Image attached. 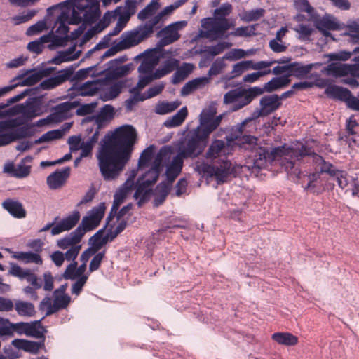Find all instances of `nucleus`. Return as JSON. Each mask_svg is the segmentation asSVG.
Wrapping results in <instances>:
<instances>
[{
	"label": "nucleus",
	"mask_w": 359,
	"mask_h": 359,
	"mask_svg": "<svg viewBox=\"0 0 359 359\" xmlns=\"http://www.w3.org/2000/svg\"><path fill=\"white\" fill-rule=\"evenodd\" d=\"M137 133L131 125L115 129L111 135L102 143L96 154L97 165L105 181L116 180L130 161Z\"/></svg>",
	"instance_id": "1"
},
{
	"label": "nucleus",
	"mask_w": 359,
	"mask_h": 359,
	"mask_svg": "<svg viewBox=\"0 0 359 359\" xmlns=\"http://www.w3.org/2000/svg\"><path fill=\"white\" fill-rule=\"evenodd\" d=\"M246 123L242 121L230 129L225 139L229 145L233 147L238 146L239 148L252 152L250 156V163L248 165L249 170L252 172L259 170L265 168L268 163H271L278 159V156L285 153V146L273 148L269 151L266 148L259 147L258 139L255 136L246 135L244 127Z\"/></svg>",
	"instance_id": "2"
},
{
	"label": "nucleus",
	"mask_w": 359,
	"mask_h": 359,
	"mask_svg": "<svg viewBox=\"0 0 359 359\" xmlns=\"http://www.w3.org/2000/svg\"><path fill=\"white\" fill-rule=\"evenodd\" d=\"M233 150L226 141L213 140L205 153L206 159L210 161L212 165L203 161H197L194 170L203 177H214L217 184L224 183L233 170L232 163L227 159Z\"/></svg>",
	"instance_id": "3"
},
{
	"label": "nucleus",
	"mask_w": 359,
	"mask_h": 359,
	"mask_svg": "<svg viewBox=\"0 0 359 359\" xmlns=\"http://www.w3.org/2000/svg\"><path fill=\"white\" fill-rule=\"evenodd\" d=\"M19 109L17 113L21 115L13 118H8L0 121V132L14 133L18 130H24V136L18 138L19 140L29 137L33 135L32 127L25 124L34 118L41 114V106L35 100L26 102V105L18 106Z\"/></svg>",
	"instance_id": "4"
},
{
	"label": "nucleus",
	"mask_w": 359,
	"mask_h": 359,
	"mask_svg": "<svg viewBox=\"0 0 359 359\" xmlns=\"http://www.w3.org/2000/svg\"><path fill=\"white\" fill-rule=\"evenodd\" d=\"M60 5L72 8V18L70 23L86 25L94 23L100 17V4L96 0H66Z\"/></svg>",
	"instance_id": "5"
},
{
	"label": "nucleus",
	"mask_w": 359,
	"mask_h": 359,
	"mask_svg": "<svg viewBox=\"0 0 359 359\" xmlns=\"http://www.w3.org/2000/svg\"><path fill=\"white\" fill-rule=\"evenodd\" d=\"M287 155L290 156H294L297 159L304 156H311L313 162L316 165L317 170H319L320 172H325L334 178L338 186L342 189L347 187L348 181L346 172L337 169L332 163L326 162L321 156L313 152L310 148L302 147L301 150L290 151Z\"/></svg>",
	"instance_id": "6"
},
{
	"label": "nucleus",
	"mask_w": 359,
	"mask_h": 359,
	"mask_svg": "<svg viewBox=\"0 0 359 359\" xmlns=\"http://www.w3.org/2000/svg\"><path fill=\"white\" fill-rule=\"evenodd\" d=\"M160 16L153 17L130 31L123 32L120 36L119 46L123 50L134 47L149 38L158 24Z\"/></svg>",
	"instance_id": "7"
},
{
	"label": "nucleus",
	"mask_w": 359,
	"mask_h": 359,
	"mask_svg": "<svg viewBox=\"0 0 359 359\" xmlns=\"http://www.w3.org/2000/svg\"><path fill=\"white\" fill-rule=\"evenodd\" d=\"M302 147H306L305 145H302L301 148L299 149H293V148H285V153L283 155H280L278 156V158H282V163L283 166L285 167V170L287 171L288 175H294L297 179H299L301 177V170L299 168L298 162L302 160L304 158L307 157L309 158V161H312V158H311V156H304L302 158H299V159H297L294 156H290L287 155L289 151H299L301 150ZM314 165L316 172L310 174L308 176L309 182L307 185L304 187V190L310 191L313 193H318V191L316 190V184L315 182L319 178L320 174L321 173L319 170L316 169V164L312 162Z\"/></svg>",
	"instance_id": "8"
},
{
	"label": "nucleus",
	"mask_w": 359,
	"mask_h": 359,
	"mask_svg": "<svg viewBox=\"0 0 359 359\" xmlns=\"http://www.w3.org/2000/svg\"><path fill=\"white\" fill-rule=\"evenodd\" d=\"M198 126L189 136L185 144L180 149L178 155L182 158H196L202 154L209 137Z\"/></svg>",
	"instance_id": "9"
},
{
	"label": "nucleus",
	"mask_w": 359,
	"mask_h": 359,
	"mask_svg": "<svg viewBox=\"0 0 359 359\" xmlns=\"http://www.w3.org/2000/svg\"><path fill=\"white\" fill-rule=\"evenodd\" d=\"M201 26L204 30L200 31L199 35L210 41L223 38L226 32L234 26L233 22L216 18H206L201 20Z\"/></svg>",
	"instance_id": "10"
},
{
	"label": "nucleus",
	"mask_w": 359,
	"mask_h": 359,
	"mask_svg": "<svg viewBox=\"0 0 359 359\" xmlns=\"http://www.w3.org/2000/svg\"><path fill=\"white\" fill-rule=\"evenodd\" d=\"M217 107L211 104L205 107L199 116V127L205 135H210L220 125L224 114L216 116Z\"/></svg>",
	"instance_id": "11"
},
{
	"label": "nucleus",
	"mask_w": 359,
	"mask_h": 359,
	"mask_svg": "<svg viewBox=\"0 0 359 359\" xmlns=\"http://www.w3.org/2000/svg\"><path fill=\"white\" fill-rule=\"evenodd\" d=\"M105 204L100 203L97 206L93 208L88 215L83 217L81 223L77 228L82 230V237L87 231L95 229L100 223L104 215Z\"/></svg>",
	"instance_id": "12"
},
{
	"label": "nucleus",
	"mask_w": 359,
	"mask_h": 359,
	"mask_svg": "<svg viewBox=\"0 0 359 359\" xmlns=\"http://www.w3.org/2000/svg\"><path fill=\"white\" fill-rule=\"evenodd\" d=\"M170 154V151L168 148H161L156 156L152 167L144 175L140 177L137 180L143 182L144 184H147L151 187V185L157 181L159 177L163 161L166 159L167 156Z\"/></svg>",
	"instance_id": "13"
},
{
	"label": "nucleus",
	"mask_w": 359,
	"mask_h": 359,
	"mask_svg": "<svg viewBox=\"0 0 359 359\" xmlns=\"http://www.w3.org/2000/svg\"><path fill=\"white\" fill-rule=\"evenodd\" d=\"M71 302L69 295H53V300L50 297H46L40 304V309L46 311V316H50L60 310L67 308Z\"/></svg>",
	"instance_id": "14"
},
{
	"label": "nucleus",
	"mask_w": 359,
	"mask_h": 359,
	"mask_svg": "<svg viewBox=\"0 0 359 359\" xmlns=\"http://www.w3.org/2000/svg\"><path fill=\"white\" fill-rule=\"evenodd\" d=\"M322 72L335 78L351 76L359 79V67L346 63L332 62L324 67Z\"/></svg>",
	"instance_id": "15"
},
{
	"label": "nucleus",
	"mask_w": 359,
	"mask_h": 359,
	"mask_svg": "<svg viewBox=\"0 0 359 359\" xmlns=\"http://www.w3.org/2000/svg\"><path fill=\"white\" fill-rule=\"evenodd\" d=\"M186 25L187 22L179 21L175 23H172L161 29L157 33V36L161 38L159 41L160 44L162 46H165L177 41L180 37L179 30Z\"/></svg>",
	"instance_id": "16"
},
{
	"label": "nucleus",
	"mask_w": 359,
	"mask_h": 359,
	"mask_svg": "<svg viewBox=\"0 0 359 359\" xmlns=\"http://www.w3.org/2000/svg\"><path fill=\"white\" fill-rule=\"evenodd\" d=\"M314 25L317 29L325 37H332L330 30H338L339 24L337 19L332 15H325L322 18H317L314 20Z\"/></svg>",
	"instance_id": "17"
},
{
	"label": "nucleus",
	"mask_w": 359,
	"mask_h": 359,
	"mask_svg": "<svg viewBox=\"0 0 359 359\" xmlns=\"http://www.w3.org/2000/svg\"><path fill=\"white\" fill-rule=\"evenodd\" d=\"M80 219L79 211H74L72 214L61 219L51 229V235L56 236L64 231H69L74 227Z\"/></svg>",
	"instance_id": "18"
},
{
	"label": "nucleus",
	"mask_w": 359,
	"mask_h": 359,
	"mask_svg": "<svg viewBox=\"0 0 359 359\" xmlns=\"http://www.w3.org/2000/svg\"><path fill=\"white\" fill-rule=\"evenodd\" d=\"M79 105V102L76 100L73 102L67 101L60 103L53 107L51 115L55 122H60L67 118L69 115V111L77 107Z\"/></svg>",
	"instance_id": "19"
},
{
	"label": "nucleus",
	"mask_w": 359,
	"mask_h": 359,
	"mask_svg": "<svg viewBox=\"0 0 359 359\" xmlns=\"http://www.w3.org/2000/svg\"><path fill=\"white\" fill-rule=\"evenodd\" d=\"M69 175V167H65L60 170H57L47 177V184L50 189H57L65 183Z\"/></svg>",
	"instance_id": "20"
},
{
	"label": "nucleus",
	"mask_w": 359,
	"mask_h": 359,
	"mask_svg": "<svg viewBox=\"0 0 359 359\" xmlns=\"http://www.w3.org/2000/svg\"><path fill=\"white\" fill-rule=\"evenodd\" d=\"M126 56L119 57L116 59L111 60L106 64L105 70L109 72L108 74L118 78L125 76L128 72L127 66H121L122 63L126 61Z\"/></svg>",
	"instance_id": "21"
},
{
	"label": "nucleus",
	"mask_w": 359,
	"mask_h": 359,
	"mask_svg": "<svg viewBox=\"0 0 359 359\" xmlns=\"http://www.w3.org/2000/svg\"><path fill=\"white\" fill-rule=\"evenodd\" d=\"M321 65V63H310L304 65L302 62L290 63V72L287 74L288 79L291 76H294L297 79H303L306 77L313 68H317Z\"/></svg>",
	"instance_id": "22"
},
{
	"label": "nucleus",
	"mask_w": 359,
	"mask_h": 359,
	"mask_svg": "<svg viewBox=\"0 0 359 359\" xmlns=\"http://www.w3.org/2000/svg\"><path fill=\"white\" fill-rule=\"evenodd\" d=\"M98 90L97 83L95 81H88L80 86H74L69 90L70 95L92 96Z\"/></svg>",
	"instance_id": "23"
},
{
	"label": "nucleus",
	"mask_w": 359,
	"mask_h": 359,
	"mask_svg": "<svg viewBox=\"0 0 359 359\" xmlns=\"http://www.w3.org/2000/svg\"><path fill=\"white\" fill-rule=\"evenodd\" d=\"M282 102L279 100V95L272 94L263 96L260 101V108L262 109L263 114L266 116L276 111L281 106Z\"/></svg>",
	"instance_id": "24"
},
{
	"label": "nucleus",
	"mask_w": 359,
	"mask_h": 359,
	"mask_svg": "<svg viewBox=\"0 0 359 359\" xmlns=\"http://www.w3.org/2000/svg\"><path fill=\"white\" fill-rule=\"evenodd\" d=\"M325 93L330 98L346 102L351 92L346 88L330 84L326 87Z\"/></svg>",
	"instance_id": "25"
},
{
	"label": "nucleus",
	"mask_w": 359,
	"mask_h": 359,
	"mask_svg": "<svg viewBox=\"0 0 359 359\" xmlns=\"http://www.w3.org/2000/svg\"><path fill=\"white\" fill-rule=\"evenodd\" d=\"M2 207L13 217L22 219L26 216V211L18 201L6 199L2 203Z\"/></svg>",
	"instance_id": "26"
},
{
	"label": "nucleus",
	"mask_w": 359,
	"mask_h": 359,
	"mask_svg": "<svg viewBox=\"0 0 359 359\" xmlns=\"http://www.w3.org/2000/svg\"><path fill=\"white\" fill-rule=\"evenodd\" d=\"M132 189V187L126 186L123 183L122 186L116 191L114 196L113 205L108 217L109 219L113 217V214L116 213L119 206L123 202L127 195L131 191Z\"/></svg>",
	"instance_id": "27"
},
{
	"label": "nucleus",
	"mask_w": 359,
	"mask_h": 359,
	"mask_svg": "<svg viewBox=\"0 0 359 359\" xmlns=\"http://www.w3.org/2000/svg\"><path fill=\"white\" fill-rule=\"evenodd\" d=\"M82 230L76 228L74 231L66 235L64 238L60 239L57 242V246L61 249H67L69 246H75L80 243L82 239Z\"/></svg>",
	"instance_id": "28"
},
{
	"label": "nucleus",
	"mask_w": 359,
	"mask_h": 359,
	"mask_svg": "<svg viewBox=\"0 0 359 359\" xmlns=\"http://www.w3.org/2000/svg\"><path fill=\"white\" fill-rule=\"evenodd\" d=\"M183 166V158L177 154L173 157L171 163L167 165L166 177L168 181L172 182L182 171Z\"/></svg>",
	"instance_id": "29"
},
{
	"label": "nucleus",
	"mask_w": 359,
	"mask_h": 359,
	"mask_svg": "<svg viewBox=\"0 0 359 359\" xmlns=\"http://www.w3.org/2000/svg\"><path fill=\"white\" fill-rule=\"evenodd\" d=\"M152 194L151 187L143 182L137 180L136 190L134 194V198L138 201L137 204L141 206L148 201Z\"/></svg>",
	"instance_id": "30"
},
{
	"label": "nucleus",
	"mask_w": 359,
	"mask_h": 359,
	"mask_svg": "<svg viewBox=\"0 0 359 359\" xmlns=\"http://www.w3.org/2000/svg\"><path fill=\"white\" fill-rule=\"evenodd\" d=\"M12 344L19 349H22L27 352L36 353L42 347L44 346V341H31L25 339H14Z\"/></svg>",
	"instance_id": "31"
},
{
	"label": "nucleus",
	"mask_w": 359,
	"mask_h": 359,
	"mask_svg": "<svg viewBox=\"0 0 359 359\" xmlns=\"http://www.w3.org/2000/svg\"><path fill=\"white\" fill-rule=\"evenodd\" d=\"M290 83V79L287 75L276 76L264 83V90L266 93H272L279 89L285 88Z\"/></svg>",
	"instance_id": "32"
},
{
	"label": "nucleus",
	"mask_w": 359,
	"mask_h": 359,
	"mask_svg": "<svg viewBox=\"0 0 359 359\" xmlns=\"http://www.w3.org/2000/svg\"><path fill=\"white\" fill-rule=\"evenodd\" d=\"M194 65L191 63L184 62L176 68V72L172 76V83L177 84L184 81L194 70Z\"/></svg>",
	"instance_id": "33"
},
{
	"label": "nucleus",
	"mask_w": 359,
	"mask_h": 359,
	"mask_svg": "<svg viewBox=\"0 0 359 359\" xmlns=\"http://www.w3.org/2000/svg\"><path fill=\"white\" fill-rule=\"evenodd\" d=\"M12 257L20 261L24 262L25 264L34 263L36 264H42L43 260L40 255L33 252H15Z\"/></svg>",
	"instance_id": "34"
},
{
	"label": "nucleus",
	"mask_w": 359,
	"mask_h": 359,
	"mask_svg": "<svg viewBox=\"0 0 359 359\" xmlns=\"http://www.w3.org/2000/svg\"><path fill=\"white\" fill-rule=\"evenodd\" d=\"M71 18H72V16ZM71 19L72 18L68 21L69 12L62 11L56 20V23H59V26L57 28L55 33L57 34L56 35H58L59 37L62 39V41L67 37V34L69 31L67 23L71 24Z\"/></svg>",
	"instance_id": "35"
},
{
	"label": "nucleus",
	"mask_w": 359,
	"mask_h": 359,
	"mask_svg": "<svg viewBox=\"0 0 359 359\" xmlns=\"http://www.w3.org/2000/svg\"><path fill=\"white\" fill-rule=\"evenodd\" d=\"M271 338L278 344L287 346H294L298 342L297 337L290 332H276Z\"/></svg>",
	"instance_id": "36"
},
{
	"label": "nucleus",
	"mask_w": 359,
	"mask_h": 359,
	"mask_svg": "<svg viewBox=\"0 0 359 359\" xmlns=\"http://www.w3.org/2000/svg\"><path fill=\"white\" fill-rule=\"evenodd\" d=\"M298 34V39L302 41H311V36L314 32V27L310 24L299 23L293 27Z\"/></svg>",
	"instance_id": "37"
},
{
	"label": "nucleus",
	"mask_w": 359,
	"mask_h": 359,
	"mask_svg": "<svg viewBox=\"0 0 359 359\" xmlns=\"http://www.w3.org/2000/svg\"><path fill=\"white\" fill-rule=\"evenodd\" d=\"M188 111L186 107L181 108L175 115L168 118L164 122V126L167 128H174L180 126L186 118Z\"/></svg>",
	"instance_id": "38"
},
{
	"label": "nucleus",
	"mask_w": 359,
	"mask_h": 359,
	"mask_svg": "<svg viewBox=\"0 0 359 359\" xmlns=\"http://www.w3.org/2000/svg\"><path fill=\"white\" fill-rule=\"evenodd\" d=\"M15 309L18 315L31 317L35 313L34 306L32 303L18 300L15 303Z\"/></svg>",
	"instance_id": "39"
},
{
	"label": "nucleus",
	"mask_w": 359,
	"mask_h": 359,
	"mask_svg": "<svg viewBox=\"0 0 359 359\" xmlns=\"http://www.w3.org/2000/svg\"><path fill=\"white\" fill-rule=\"evenodd\" d=\"M180 104L181 102L179 100L172 102H160L155 107V112L160 115L167 114L175 111Z\"/></svg>",
	"instance_id": "40"
},
{
	"label": "nucleus",
	"mask_w": 359,
	"mask_h": 359,
	"mask_svg": "<svg viewBox=\"0 0 359 359\" xmlns=\"http://www.w3.org/2000/svg\"><path fill=\"white\" fill-rule=\"evenodd\" d=\"M42 319H43V318L39 320H34L30 323V330H28L27 336L33 337L43 341L45 340L44 334L47 330L41 325Z\"/></svg>",
	"instance_id": "41"
},
{
	"label": "nucleus",
	"mask_w": 359,
	"mask_h": 359,
	"mask_svg": "<svg viewBox=\"0 0 359 359\" xmlns=\"http://www.w3.org/2000/svg\"><path fill=\"white\" fill-rule=\"evenodd\" d=\"M74 48L71 47L66 51L59 52L56 56L52 58L50 62L55 65H60L62 62L74 60L78 57V55L74 54Z\"/></svg>",
	"instance_id": "42"
},
{
	"label": "nucleus",
	"mask_w": 359,
	"mask_h": 359,
	"mask_svg": "<svg viewBox=\"0 0 359 359\" xmlns=\"http://www.w3.org/2000/svg\"><path fill=\"white\" fill-rule=\"evenodd\" d=\"M24 130H18L14 133L0 132V147L6 146L13 142L18 140V138L24 136Z\"/></svg>",
	"instance_id": "43"
},
{
	"label": "nucleus",
	"mask_w": 359,
	"mask_h": 359,
	"mask_svg": "<svg viewBox=\"0 0 359 359\" xmlns=\"http://www.w3.org/2000/svg\"><path fill=\"white\" fill-rule=\"evenodd\" d=\"M346 35L350 36V41L359 43V20L349 21L346 26Z\"/></svg>",
	"instance_id": "44"
},
{
	"label": "nucleus",
	"mask_w": 359,
	"mask_h": 359,
	"mask_svg": "<svg viewBox=\"0 0 359 359\" xmlns=\"http://www.w3.org/2000/svg\"><path fill=\"white\" fill-rule=\"evenodd\" d=\"M231 43L229 42H219L216 45L205 46L203 53H205L209 57H215L222 53L225 49H227L231 46Z\"/></svg>",
	"instance_id": "45"
},
{
	"label": "nucleus",
	"mask_w": 359,
	"mask_h": 359,
	"mask_svg": "<svg viewBox=\"0 0 359 359\" xmlns=\"http://www.w3.org/2000/svg\"><path fill=\"white\" fill-rule=\"evenodd\" d=\"M123 86L120 82L114 83L110 86L106 90H104L102 94H100L101 98L104 100H111L116 98L121 92Z\"/></svg>",
	"instance_id": "46"
},
{
	"label": "nucleus",
	"mask_w": 359,
	"mask_h": 359,
	"mask_svg": "<svg viewBox=\"0 0 359 359\" xmlns=\"http://www.w3.org/2000/svg\"><path fill=\"white\" fill-rule=\"evenodd\" d=\"M169 193V187L165 182H161L155 189L154 191V205L158 206L165 200Z\"/></svg>",
	"instance_id": "47"
},
{
	"label": "nucleus",
	"mask_w": 359,
	"mask_h": 359,
	"mask_svg": "<svg viewBox=\"0 0 359 359\" xmlns=\"http://www.w3.org/2000/svg\"><path fill=\"white\" fill-rule=\"evenodd\" d=\"M159 6L158 0H152L144 8L138 13V18L140 20H145L149 17L154 15L159 8Z\"/></svg>",
	"instance_id": "48"
},
{
	"label": "nucleus",
	"mask_w": 359,
	"mask_h": 359,
	"mask_svg": "<svg viewBox=\"0 0 359 359\" xmlns=\"http://www.w3.org/2000/svg\"><path fill=\"white\" fill-rule=\"evenodd\" d=\"M156 65V59L149 57L144 58L138 67V72L139 74H152Z\"/></svg>",
	"instance_id": "49"
},
{
	"label": "nucleus",
	"mask_w": 359,
	"mask_h": 359,
	"mask_svg": "<svg viewBox=\"0 0 359 359\" xmlns=\"http://www.w3.org/2000/svg\"><path fill=\"white\" fill-rule=\"evenodd\" d=\"M265 10L263 8L252 9L245 11L241 15V19L246 22L256 21L264 15Z\"/></svg>",
	"instance_id": "50"
},
{
	"label": "nucleus",
	"mask_w": 359,
	"mask_h": 359,
	"mask_svg": "<svg viewBox=\"0 0 359 359\" xmlns=\"http://www.w3.org/2000/svg\"><path fill=\"white\" fill-rule=\"evenodd\" d=\"M251 64L252 60H245L237 62L233 66V69L230 73L231 75L228 77V79L241 76L245 70L251 69Z\"/></svg>",
	"instance_id": "51"
},
{
	"label": "nucleus",
	"mask_w": 359,
	"mask_h": 359,
	"mask_svg": "<svg viewBox=\"0 0 359 359\" xmlns=\"http://www.w3.org/2000/svg\"><path fill=\"white\" fill-rule=\"evenodd\" d=\"M114 116V109L111 105L105 104L96 115V121L102 123L111 120Z\"/></svg>",
	"instance_id": "52"
},
{
	"label": "nucleus",
	"mask_w": 359,
	"mask_h": 359,
	"mask_svg": "<svg viewBox=\"0 0 359 359\" xmlns=\"http://www.w3.org/2000/svg\"><path fill=\"white\" fill-rule=\"evenodd\" d=\"M104 229L97 231L90 238V242L91 243L93 248L99 250L107 243V238H104Z\"/></svg>",
	"instance_id": "53"
},
{
	"label": "nucleus",
	"mask_w": 359,
	"mask_h": 359,
	"mask_svg": "<svg viewBox=\"0 0 359 359\" xmlns=\"http://www.w3.org/2000/svg\"><path fill=\"white\" fill-rule=\"evenodd\" d=\"M62 277L65 280H71L79 278L80 275L79 272H77V262H73L67 266L62 274Z\"/></svg>",
	"instance_id": "54"
},
{
	"label": "nucleus",
	"mask_w": 359,
	"mask_h": 359,
	"mask_svg": "<svg viewBox=\"0 0 359 359\" xmlns=\"http://www.w3.org/2000/svg\"><path fill=\"white\" fill-rule=\"evenodd\" d=\"M232 11V6L229 3L222 4L219 8H216L214 11V18L222 19L224 20H229L226 18Z\"/></svg>",
	"instance_id": "55"
},
{
	"label": "nucleus",
	"mask_w": 359,
	"mask_h": 359,
	"mask_svg": "<svg viewBox=\"0 0 359 359\" xmlns=\"http://www.w3.org/2000/svg\"><path fill=\"white\" fill-rule=\"evenodd\" d=\"M63 135V131L61 130H53L48 131L41 135L38 140L35 141L36 144L51 141L54 140H58Z\"/></svg>",
	"instance_id": "56"
},
{
	"label": "nucleus",
	"mask_w": 359,
	"mask_h": 359,
	"mask_svg": "<svg viewBox=\"0 0 359 359\" xmlns=\"http://www.w3.org/2000/svg\"><path fill=\"white\" fill-rule=\"evenodd\" d=\"M154 80L153 74H140L138 82L136 86L130 90V93H134L135 90L144 88Z\"/></svg>",
	"instance_id": "57"
},
{
	"label": "nucleus",
	"mask_w": 359,
	"mask_h": 359,
	"mask_svg": "<svg viewBox=\"0 0 359 359\" xmlns=\"http://www.w3.org/2000/svg\"><path fill=\"white\" fill-rule=\"evenodd\" d=\"M224 59L225 58L224 56L223 57H219L216 59L213 62L208 73L210 77L212 76H216L222 72V71L226 66Z\"/></svg>",
	"instance_id": "58"
},
{
	"label": "nucleus",
	"mask_w": 359,
	"mask_h": 359,
	"mask_svg": "<svg viewBox=\"0 0 359 359\" xmlns=\"http://www.w3.org/2000/svg\"><path fill=\"white\" fill-rule=\"evenodd\" d=\"M42 79L41 72H35L26 76L21 82L18 83V86H31L38 83Z\"/></svg>",
	"instance_id": "59"
},
{
	"label": "nucleus",
	"mask_w": 359,
	"mask_h": 359,
	"mask_svg": "<svg viewBox=\"0 0 359 359\" xmlns=\"http://www.w3.org/2000/svg\"><path fill=\"white\" fill-rule=\"evenodd\" d=\"M241 91L242 95L239 97L237 103L230 107V110L232 111H236L242 109L252 101L248 95L245 93V89H241Z\"/></svg>",
	"instance_id": "60"
},
{
	"label": "nucleus",
	"mask_w": 359,
	"mask_h": 359,
	"mask_svg": "<svg viewBox=\"0 0 359 359\" xmlns=\"http://www.w3.org/2000/svg\"><path fill=\"white\" fill-rule=\"evenodd\" d=\"M255 27L254 25L245 26L236 28L233 32H231L229 35L234 36H250L255 34Z\"/></svg>",
	"instance_id": "61"
},
{
	"label": "nucleus",
	"mask_w": 359,
	"mask_h": 359,
	"mask_svg": "<svg viewBox=\"0 0 359 359\" xmlns=\"http://www.w3.org/2000/svg\"><path fill=\"white\" fill-rule=\"evenodd\" d=\"M242 95L241 89H234L224 94V103L234 105L237 103L239 97Z\"/></svg>",
	"instance_id": "62"
},
{
	"label": "nucleus",
	"mask_w": 359,
	"mask_h": 359,
	"mask_svg": "<svg viewBox=\"0 0 359 359\" xmlns=\"http://www.w3.org/2000/svg\"><path fill=\"white\" fill-rule=\"evenodd\" d=\"M294 6L297 10L306 12L310 16L313 17L315 10L308 0H294Z\"/></svg>",
	"instance_id": "63"
},
{
	"label": "nucleus",
	"mask_w": 359,
	"mask_h": 359,
	"mask_svg": "<svg viewBox=\"0 0 359 359\" xmlns=\"http://www.w3.org/2000/svg\"><path fill=\"white\" fill-rule=\"evenodd\" d=\"M165 88V83L160 82L150 88L144 93L146 100L156 97V95L161 93Z\"/></svg>",
	"instance_id": "64"
}]
</instances>
